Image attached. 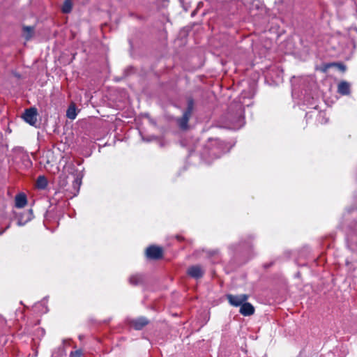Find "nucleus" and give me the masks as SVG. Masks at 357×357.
Returning a JSON list of instances; mask_svg holds the SVG:
<instances>
[{"label":"nucleus","instance_id":"f257e3e1","mask_svg":"<svg viewBox=\"0 0 357 357\" xmlns=\"http://www.w3.org/2000/svg\"><path fill=\"white\" fill-rule=\"evenodd\" d=\"M193 102L192 100H189L188 107L186 110L184 112L182 117L178 118L177 119V123L181 129L185 130L188 128V123L190 119V117L191 116Z\"/></svg>","mask_w":357,"mask_h":357},{"label":"nucleus","instance_id":"f03ea898","mask_svg":"<svg viewBox=\"0 0 357 357\" xmlns=\"http://www.w3.org/2000/svg\"><path fill=\"white\" fill-rule=\"evenodd\" d=\"M226 298L229 303L234 307H241L245 301H248L249 295L248 294H227Z\"/></svg>","mask_w":357,"mask_h":357},{"label":"nucleus","instance_id":"7ed1b4c3","mask_svg":"<svg viewBox=\"0 0 357 357\" xmlns=\"http://www.w3.org/2000/svg\"><path fill=\"white\" fill-rule=\"evenodd\" d=\"M38 112L36 108L26 109L22 114V119L31 126H35L37 122Z\"/></svg>","mask_w":357,"mask_h":357},{"label":"nucleus","instance_id":"20e7f679","mask_svg":"<svg viewBox=\"0 0 357 357\" xmlns=\"http://www.w3.org/2000/svg\"><path fill=\"white\" fill-rule=\"evenodd\" d=\"M146 255L149 259H158L162 256V249L155 245L149 246L146 250Z\"/></svg>","mask_w":357,"mask_h":357},{"label":"nucleus","instance_id":"39448f33","mask_svg":"<svg viewBox=\"0 0 357 357\" xmlns=\"http://www.w3.org/2000/svg\"><path fill=\"white\" fill-rule=\"evenodd\" d=\"M187 273L190 277L195 279H199L202 278L204 271L201 266L195 265L189 267Z\"/></svg>","mask_w":357,"mask_h":357},{"label":"nucleus","instance_id":"423d86ee","mask_svg":"<svg viewBox=\"0 0 357 357\" xmlns=\"http://www.w3.org/2000/svg\"><path fill=\"white\" fill-rule=\"evenodd\" d=\"M239 312L243 316H250L255 313V307L251 303L245 301L241 306Z\"/></svg>","mask_w":357,"mask_h":357},{"label":"nucleus","instance_id":"0eeeda50","mask_svg":"<svg viewBox=\"0 0 357 357\" xmlns=\"http://www.w3.org/2000/svg\"><path fill=\"white\" fill-rule=\"evenodd\" d=\"M149 324V320L144 317H139L136 319H133L130 322L131 326H132L136 330H141L143 327L146 326Z\"/></svg>","mask_w":357,"mask_h":357},{"label":"nucleus","instance_id":"6e6552de","mask_svg":"<svg viewBox=\"0 0 357 357\" xmlns=\"http://www.w3.org/2000/svg\"><path fill=\"white\" fill-rule=\"evenodd\" d=\"M351 84L346 81H342L338 84L337 92L342 95L346 96L350 94Z\"/></svg>","mask_w":357,"mask_h":357},{"label":"nucleus","instance_id":"1a4fd4ad","mask_svg":"<svg viewBox=\"0 0 357 357\" xmlns=\"http://www.w3.org/2000/svg\"><path fill=\"white\" fill-rule=\"evenodd\" d=\"M35 33V27L33 26H22V36L26 40H29L32 38Z\"/></svg>","mask_w":357,"mask_h":357},{"label":"nucleus","instance_id":"9d476101","mask_svg":"<svg viewBox=\"0 0 357 357\" xmlns=\"http://www.w3.org/2000/svg\"><path fill=\"white\" fill-rule=\"evenodd\" d=\"M230 121L234 129H238L241 128L244 124V118L242 115V112L240 111L238 116L236 118L231 119Z\"/></svg>","mask_w":357,"mask_h":357},{"label":"nucleus","instance_id":"9b49d317","mask_svg":"<svg viewBox=\"0 0 357 357\" xmlns=\"http://www.w3.org/2000/svg\"><path fill=\"white\" fill-rule=\"evenodd\" d=\"M26 204V198L24 195H18L15 197V206L23 208Z\"/></svg>","mask_w":357,"mask_h":357},{"label":"nucleus","instance_id":"f8f14e48","mask_svg":"<svg viewBox=\"0 0 357 357\" xmlns=\"http://www.w3.org/2000/svg\"><path fill=\"white\" fill-rule=\"evenodd\" d=\"M130 283L132 285H138L142 282L143 278L142 275L136 274L130 276Z\"/></svg>","mask_w":357,"mask_h":357},{"label":"nucleus","instance_id":"ddd939ff","mask_svg":"<svg viewBox=\"0 0 357 357\" xmlns=\"http://www.w3.org/2000/svg\"><path fill=\"white\" fill-rule=\"evenodd\" d=\"M47 185V181L45 176H40L36 181V185L40 189H44Z\"/></svg>","mask_w":357,"mask_h":357},{"label":"nucleus","instance_id":"4468645a","mask_svg":"<svg viewBox=\"0 0 357 357\" xmlns=\"http://www.w3.org/2000/svg\"><path fill=\"white\" fill-rule=\"evenodd\" d=\"M66 116L70 119H75L76 118V109L74 105H70L66 112Z\"/></svg>","mask_w":357,"mask_h":357},{"label":"nucleus","instance_id":"2eb2a0df","mask_svg":"<svg viewBox=\"0 0 357 357\" xmlns=\"http://www.w3.org/2000/svg\"><path fill=\"white\" fill-rule=\"evenodd\" d=\"M72 10V3L70 0H66L62 6V11L64 13H68Z\"/></svg>","mask_w":357,"mask_h":357},{"label":"nucleus","instance_id":"dca6fc26","mask_svg":"<svg viewBox=\"0 0 357 357\" xmlns=\"http://www.w3.org/2000/svg\"><path fill=\"white\" fill-rule=\"evenodd\" d=\"M82 351L81 350H77L75 351H72L70 353L71 357H80L82 356Z\"/></svg>","mask_w":357,"mask_h":357},{"label":"nucleus","instance_id":"f3484780","mask_svg":"<svg viewBox=\"0 0 357 357\" xmlns=\"http://www.w3.org/2000/svg\"><path fill=\"white\" fill-rule=\"evenodd\" d=\"M81 185V180L79 178L75 179L73 182V185L75 188L77 187L79 188V185Z\"/></svg>","mask_w":357,"mask_h":357},{"label":"nucleus","instance_id":"a211bd4d","mask_svg":"<svg viewBox=\"0 0 357 357\" xmlns=\"http://www.w3.org/2000/svg\"><path fill=\"white\" fill-rule=\"evenodd\" d=\"M339 68L343 71L345 70V66L342 64H338Z\"/></svg>","mask_w":357,"mask_h":357}]
</instances>
